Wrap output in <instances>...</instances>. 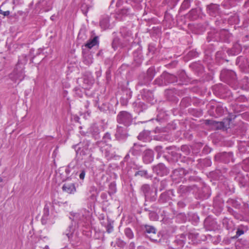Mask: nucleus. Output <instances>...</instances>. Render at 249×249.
Returning <instances> with one entry per match:
<instances>
[{"label":"nucleus","mask_w":249,"mask_h":249,"mask_svg":"<svg viewBox=\"0 0 249 249\" xmlns=\"http://www.w3.org/2000/svg\"><path fill=\"white\" fill-rule=\"evenodd\" d=\"M220 78L234 89H236L237 88L238 83L236 73L234 71L229 70H223L220 73Z\"/></svg>","instance_id":"1"},{"label":"nucleus","mask_w":249,"mask_h":249,"mask_svg":"<svg viewBox=\"0 0 249 249\" xmlns=\"http://www.w3.org/2000/svg\"><path fill=\"white\" fill-rule=\"evenodd\" d=\"M116 120L119 124L128 126L132 124L133 118L132 115L129 112L122 111L117 115Z\"/></svg>","instance_id":"2"},{"label":"nucleus","mask_w":249,"mask_h":249,"mask_svg":"<svg viewBox=\"0 0 249 249\" xmlns=\"http://www.w3.org/2000/svg\"><path fill=\"white\" fill-rule=\"evenodd\" d=\"M213 102L209 105V114L210 116L217 118L223 115L224 112L223 107L219 104L212 105Z\"/></svg>","instance_id":"3"},{"label":"nucleus","mask_w":249,"mask_h":249,"mask_svg":"<svg viewBox=\"0 0 249 249\" xmlns=\"http://www.w3.org/2000/svg\"><path fill=\"white\" fill-rule=\"evenodd\" d=\"M188 172L183 168H179L172 171L171 177L174 182L179 183L184 180V177Z\"/></svg>","instance_id":"4"},{"label":"nucleus","mask_w":249,"mask_h":249,"mask_svg":"<svg viewBox=\"0 0 249 249\" xmlns=\"http://www.w3.org/2000/svg\"><path fill=\"white\" fill-rule=\"evenodd\" d=\"M153 173L157 175L163 177L169 173V169L162 163H159L152 167Z\"/></svg>","instance_id":"5"},{"label":"nucleus","mask_w":249,"mask_h":249,"mask_svg":"<svg viewBox=\"0 0 249 249\" xmlns=\"http://www.w3.org/2000/svg\"><path fill=\"white\" fill-rule=\"evenodd\" d=\"M27 62V59L26 55H22L19 56L18 64H17V71L18 69V66L21 65L22 66L19 67L20 70H19L18 73H17V79H18L20 81H21L24 78V65L26 64Z\"/></svg>","instance_id":"6"},{"label":"nucleus","mask_w":249,"mask_h":249,"mask_svg":"<svg viewBox=\"0 0 249 249\" xmlns=\"http://www.w3.org/2000/svg\"><path fill=\"white\" fill-rule=\"evenodd\" d=\"M120 34L124 39V43L123 45V47H126L133 42L132 33L127 28L123 27L121 28Z\"/></svg>","instance_id":"7"},{"label":"nucleus","mask_w":249,"mask_h":249,"mask_svg":"<svg viewBox=\"0 0 249 249\" xmlns=\"http://www.w3.org/2000/svg\"><path fill=\"white\" fill-rule=\"evenodd\" d=\"M141 191L144 196L146 200L154 201L156 200V197L155 196H152L153 191L149 184H143L141 187Z\"/></svg>","instance_id":"8"},{"label":"nucleus","mask_w":249,"mask_h":249,"mask_svg":"<svg viewBox=\"0 0 249 249\" xmlns=\"http://www.w3.org/2000/svg\"><path fill=\"white\" fill-rule=\"evenodd\" d=\"M174 196V192L172 190H168L161 193L158 199V202L159 204H165L169 203L170 205L171 204L172 197Z\"/></svg>","instance_id":"9"},{"label":"nucleus","mask_w":249,"mask_h":249,"mask_svg":"<svg viewBox=\"0 0 249 249\" xmlns=\"http://www.w3.org/2000/svg\"><path fill=\"white\" fill-rule=\"evenodd\" d=\"M215 160L216 161L225 163H229L230 161L233 162V153L225 152L218 153L215 156Z\"/></svg>","instance_id":"10"},{"label":"nucleus","mask_w":249,"mask_h":249,"mask_svg":"<svg viewBox=\"0 0 249 249\" xmlns=\"http://www.w3.org/2000/svg\"><path fill=\"white\" fill-rule=\"evenodd\" d=\"M116 139L119 141H124L128 137L127 130L122 126H117L115 134Z\"/></svg>","instance_id":"11"},{"label":"nucleus","mask_w":249,"mask_h":249,"mask_svg":"<svg viewBox=\"0 0 249 249\" xmlns=\"http://www.w3.org/2000/svg\"><path fill=\"white\" fill-rule=\"evenodd\" d=\"M139 97H141L143 100H145L151 104H154L155 100L151 91L147 89H143L140 92Z\"/></svg>","instance_id":"12"},{"label":"nucleus","mask_w":249,"mask_h":249,"mask_svg":"<svg viewBox=\"0 0 249 249\" xmlns=\"http://www.w3.org/2000/svg\"><path fill=\"white\" fill-rule=\"evenodd\" d=\"M187 241L186 235L181 234L176 236V238L173 242L175 246H177V249H179L183 247L185 243Z\"/></svg>","instance_id":"13"},{"label":"nucleus","mask_w":249,"mask_h":249,"mask_svg":"<svg viewBox=\"0 0 249 249\" xmlns=\"http://www.w3.org/2000/svg\"><path fill=\"white\" fill-rule=\"evenodd\" d=\"M62 190L63 192L68 194H74L76 191L75 184L73 182H65L62 187Z\"/></svg>","instance_id":"14"},{"label":"nucleus","mask_w":249,"mask_h":249,"mask_svg":"<svg viewBox=\"0 0 249 249\" xmlns=\"http://www.w3.org/2000/svg\"><path fill=\"white\" fill-rule=\"evenodd\" d=\"M154 152L151 149H147L143 152L142 160L145 164L151 163L154 160Z\"/></svg>","instance_id":"15"},{"label":"nucleus","mask_w":249,"mask_h":249,"mask_svg":"<svg viewBox=\"0 0 249 249\" xmlns=\"http://www.w3.org/2000/svg\"><path fill=\"white\" fill-rule=\"evenodd\" d=\"M88 132L91 134L92 137L95 140L100 138L101 130L96 124H91L88 128Z\"/></svg>","instance_id":"16"},{"label":"nucleus","mask_w":249,"mask_h":249,"mask_svg":"<svg viewBox=\"0 0 249 249\" xmlns=\"http://www.w3.org/2000/svg\"><path fill=\"white\" fill-rule=\"evenodd\" d=\"M202 12L200 8H194L191 10L187 14V17L191 20H195L197 19Z\"/></svg>","instance_id":"17"},{"label":"nucleus","mask_w":249,"mask_h":249,"mask_svg":"<svg viewBox=\"0 0 249 249\" xmlns=\"http://www.w3.org/2000/svg\"><path fill=\"white\" fill-rule=\"evenodd\" d=\"M161 78L164 79V83L165 84L167 83H173L178 82V78L176 76L167 72L163 73L161 75Z\"/></svg>","instance_id":"18"},{"label":"nucleus","mask_w":249,"mask_h":249,"mask_svg":"<svg viewBox=\"0 0 249 249\" xmlns=\"http://www.w3.org/2000/svg\"><path fill=\"white\" fill-rule=\"evenodd\" d=\"M143 146L142 145L134 143L133 146L130 148L129 153L134 157L140 156L142 152Z\"/></svg>","instance_id":"19"},{"label":"nucleus","mask_w":249,"mask_h":249,"mask_svg":"<svg viewBox=\"0 0 249 249\" xmlns=\"http://www.w3.org/2000/svg\"><path fill=\"white\" fill-rule=\"evenodd\" d=\"M143 230L144 231V234L149 237L150 240H155L151 237L153 234H155L156 233L157 230L154 226L145 225L144 226Z\"/></svg>","instance_id":"20"},{"label":"nucleus","mask_w":249,"mask_h":249,"mask_svg":"<svg viewBox=\"0 0 249 249\" xmlns=\"http://www.w3.org/2000/svg\"><path fill=\"white\" fill-rule=\"evenodd\" d=\"M208 13L212 16H216L219 12V6L216 4L212 3L207 6Z\"/></svg>","instance_id":"21"},{"label":"nucleus","mask_w":249,"mask_h":249,"mask_svg":"<svg viewBox=\"0 0 249 249\" xmlns=\"http://www.w3.org/2000/svg\"><path fill=\"white\" fill-rule=\"evenodd\" d=\"M197 189V185L194 184L191 186L180 185L178 189V192L181 194H185L191 190Z\"/></svg>","instance_id":"22"},{"label":"nucleus","mask_w":249,"mask_h":249,"mask_svg":"<svg viewBox=\"0 0 249 249\" xmlns=\"http://www.w3.org/2000/svg\"><path fill=\"white\" fill-rule=\"evenodd\" d=\"M242 51L241 45L236 43L233 45L232 48L227 51L229 54L235 55L239 54Z\"/></svg>","instance_id":"23"},{"label":"nucleus","mask_w":249,"mask_h":249,"mask_svg":"<svg viewBox=\"0 0 249 249\" xmlns=\"http://www.w3.org/2000/svg\"><path fill=\"white\" fill-rule=\"evenodd\" d=\"M100 25L104 30L108 28L110 26L109 17L108 16H103L100 20Z\"/></svg>","instance_id":"24"},{"label":"nucleus","mask_w":249,"mask_h":249,"mask_svg":"<svg viewBox=\"0 0 249 249\" xmlns=\"http://www.w3.org/2000/svg\"><path fill=\"white\" fill-rule=\"evenodd\" d=\"M130 13V9L128 8L124 7L118 11H116V18L119 19H122L123 16H125Z\"/></svg>","instance_id":"25"},{"label":"nucleus","mask_w":249,"mask_h":249,"mask_svg":"<svg viewBox=\"0 0 249 249\" xmlns=\"http://www.w3.org/2000/svg\"><path fill=\"white\" fill-rule=\"evenodd\" d=\"M49 216V207L47 204L44 206L43 214L41 218V222L43 224H46Z\"/></svg>","instance_id":"26"},{"label":"nucleus","mask_w":249,"mask_h":249,"mask_svg":"<svg viewBox=\"0 0 249 249\" xmlns=\"http://www.w3.org/2000/svg\"><path fill=\"white\" fill-rule=\"evenodd\" d=\"M134 60L137 63H141L142 60V55L141 49H138L133 52Z\"/></svg>","instance_id":"27"},{"label":"nucleus","mask_w":249,"mask_h":249,"mask_svg":"<svg viewBox=\"0 0 249 249\" xmlns=\"http://www.w3.org/2000/svg\"><path fill=\"white\" fill-rule=\"evenodd\" d=\"M139 98L134 103V105L137 107V111L139 112H142L147 108V106L142 102L140 101Z\"/></svg>","instance_id":"28"},{"label":"nucleus","mask_w":249,"mask_h":249,"mask_svg":"<svg viewBox=\"0 0 249 249\" xmlns=\"http://www.w3.org/2000/svg\"><path fill=\"white\" fill-rule=\"evenodd\" d=\"M187 241L189 244H194L198 237V233L197 232H190L187 234Z\"/></svg>","instance_id":"29"},{"label":"nucleus","mask_w":249,"mask_h":249,"mask_svg":"<svg viewBox=\"0 0 249 249\" xmlns=\"http://www.w3.org/2000/svg\"><path fill=\"white\" fill-rule=\"evenodd\" d=\"M150 134L149 131L144 130L139 134L137 138L140 141L146 142L149 139Z\"/></svg>","instance_id":"30"},{"label":"nucleus","mask_w":249,"mask_h":249,"mask_svg":"<svg viewBox=\"0 0 249 249\" xmlns=\"http://www.w3.org/2000/svg\"><path fill=\"white\" fill-rule=\"evenodd\" d=\"M135 176H140L147 179L151 178L152 177V176L149 175L148 171L145 170H139L136 172L135 173Z\"/></svg>","instance_id":"31"},{"label":"nucleus","mask_w":249,"mask_h":249,"mask_svg":"<svg viewBox=\"0 0 249 249\" xmlns=\"http://www.w3.org/2000/svg\"><path fill=\"white\" fill-rule=\"evenodd\" d=\"M147 77V82H150L154 78L155 74V70L153 68H149L146 73H144Z\"/></svg>","instance_id":"32"},{"label":"nucleus","mask_w":249,"mask_h":249,"mask_svg":"<svg viewBox=\"0 0 249 249\" xmlns=\"http://www.w3.org/2000/svg\"><path fill=\"white\" fill-rule=\"evenodd\" d=\"M193 0H184L181 3V5L179 9V12H181L182 11L186 10L190 8L191 3Z\"/></svg>","instance_id":"33"},{"label":"nucleus","mask_w":249,"mask_h":249,"mask_svg":"<svg viewBox=\"0 0 249 249\" xmlns=\"http://www.w3.org/2000/svg\"><path fill=\"white\" fill-rule=\"evenodd\" d=\"M98 43V36H95L92 39L89 40L85 44V46L89 49H91L92 47L97 45Z\"/></svg>","instance_id":"34"},{"label":"nucleus","mask_w":249,"mask_h":249,"mask_svg":"<svg viewBox=\"0 0 249 249\" xmlns=\"http://www.w3.org/2000/svg\"><path fill=\"white\" fill-rule=\"evenodd\" d=\"M74 217L76 220H78V223L82 224V223H86L87 222V217L84 214L80 213H75Z\"/></svg>","instance_id":"35"},{"label":"nucleus","mask_w":249,"mask_h":249,"mask_svg":"<svg viewBox=\"0 0 249 249\" xmlns=\"http://www.w3.org/2000/svg\"><path fill=\"white\" fill-rule=\"evenodd\" d=\"M147 77L145 74H142L140 76L139 82L138 84V86H143L146 85L150 83V82H147Z\"/></svg>","instance_id":"36"},{"label":"nucleus","mask_w":249,"mask_h":249,"mask_svg":"<svg viewBox=\"0 0 249 249\" xmlns=\"http://www.w3.org/2000/svg\"><path fill=\"white\" fill-rule=\"evenodd\" d=\"M92 56L90 54H85L84 55V63L87 65H89L92 63Z\"/></svg>","instance_id":"37"},{"label":"nucleus","mask_w":249,"mask_h":249,"mask_svg":"<svg viewBox=\"0 0 249 249\" xmlns=\"http://www.w3.org/2000/svg\"><path fill=\"white\" fill-rule=\"evenodd\" d=\"M191 99L189 97H185L183 98L180 102V105L184 107H188L191 105Z\"/></svg>","instance_id":"38"},{"label":"nucleus","mask_w":249,"mask_h":249,"mask_svg":"<svg viewBox=\"0 0 249 249\" xmlns=\"http://www.w3.org/2000/svg\"><path fill=\"white\" fill-rule=\"evenodd\" d=\"M116 192V184L114 182H111L109 185L108 193L110 196L114 194Z\"/></svg>","instance_id":"39"},{"label":"nucleus","mask_w":249,"mask_h":249,"mask_svg":"<svg viewBox=\"0 0 249 249\" xmlns=\"http://www.w3.org/2000/svg\"><path fill=\"white\" fill-rule=\"evenodd\" d=\"M124 234L125 236L129 238V239H131L134 237V233L132 231V230L129 228H126L124 229Z\"/></svg>","instance_id":"40"},{"label":"nucleus","mask_w":249,"mask_h":249,"mask_svg":"<svg viewBox=\"0 0 249 249\" xmlns=\"http://www.w3.org/2000/svg\"><path fill=\"white\" fill-rule=\"evenodd\" d=\"M178 80L179 79L181 82L185 81L186 79V73L184 71H181L178 74Z\"/></svg>","instance_id":"41"},{"label":"nucleus","mask_w":249,"mask_h":249,"mask_svg":"<svg viewBox=\"0 0 249 249\" xmlns=\"http://www.w3.org/2000/svg\"><path fill=\"white\" fill-rule=\"evenodd\" d=\"M228 202L235 208H238L240 206V204L237 200L233 199H229Z\"/></svg>","instance_id":"42"},{"label":"nucleus","mask_w":249,"mask_h":249,"mask_svg":"<svg viewBox=\"0 0 249 249\" xmlns=\"http://www.w3.org/2000/svg\"><path fill=\"white\" fill-rule=\"evenodd\" d=\"M124 93L126 94V97H124L126 99L125 103H122L123 105H126L128 103V100L130 99L132 96L131 92L128 89H126L124 91Z\"/></svg>","instance_id":"43"},{"label":"nucleus","mask_w":249,"mask_h":249,"mask_svg":"<svg viewBox=\"0 0 249 249\" xmlns=\"http://www.w3.org/2000/svg\"><path fill=\"white\" fill-rule=\"evenodd\" d=\"M249 78L247 77H245L242 80V84L243 87L246 89H249V82L248 81Z\"/></svg>","instance_id":"44"},{"label":"nucleus","mask_w":249,"mask_h":249,"mask_svg":"<svg viewBox=\"0 0 249 249\" xmlns=\"http://www.w3.org/2000/svg\"><path fill=\"white\" fill-rule=\"evenodd\" d=\"M114 3H115V6L117 7H119L123 4V0H116V1L115 0H112L110 5V7H113V4Z\"/></svg>","instance_id":"45"},{"label":"nucleus","mask_w":249,"mask_h":249,"mask_svg":"<svg viewBox=\"0 0 249 249\" xmlns=\"http://www.w3.org/2000/svg\"><path fill=\"white\" fill-rule=\"evenodd\" d=\"M187 55L189 58H193L198 56V53L196 51L192 50L188 53Z\"/></svg>","instance_id":"46"},{"label":"nucleus","mask_w":249,"mask_h":249,"mask_svg":"<svg viewBox=\"0 0 249 249\" xmlns=\"http://www.w3.org/2000/svg\"><path fill=\"white\" fill-rule=\"evenodd\" d=\"M75 95L77 97L81 98L83 95V92L82 90L78 88H75L74 89Z\"/></svg>","instance_id":"47"},{"label":"nucleus","mask_w":249,"mask_h":249,"mask_svg":"<svg viewBox=\"0 0 249 249\" xmlns=\"http://www.w3.org/2000/svg\"><path fill=\"white\" fill-rule=\"evenodd\" d=\"M167 186V182L166 180H162L160 181L159 186V190L160 191L164 189Z\"/></svg>","instance_id":"48"},{"label":"nucleus","mask_w":249,"mask_h":249,"mask_svg":"<svg viewBox=\"0 0 249 249\" xmlns=\"http://www.w3.org/2000/svg\"><path fill=\"white\" fill-rule=\"evenodd\" d=\"M149 216L150 219L152 220H155L158 218L157 214L155 212L152 211H149Z\"/></svg>","instance_id":"49"},{"label":"nucleus","mask_w":249,"mask_h":249,"mask_svg":"<svg viewBox=\"0 0 249 249\" xmlns=\"http://www.w3.org/2000/svg\"><path fill=\"white\" fill-rule=\"evenodd\" d=\"M224 123L222 122H216L215 124L214 127V129H220L224 127Z\"/></svg>","instance_id":"50"},{"label":"nucleus","mask_w":249,"mask_h":249,"mask_svg":"<svg viewBox=\"0 0 249 249\" xmlns=\"http://www.w3.org/2000/svg\"><path fill=\"white\" fill-rule=\"evenodd\" d=\"M216 121L213 120L208 119V120H205V124L206 125L211 126L213 127V128H214V125L216 123Z\"/></svg>","instance_id":"51"},{"label":"nucleus","mask_w":249,"mask_h":249,"mask_svg":"<svg viewBox=\"0 0 249 249\" xmlns=\"http://www.w3.org/2000/svg\"><path fill=\"white\" fill-rule=\"evenodd\" d=\"M181 150L186 155H188L190 152L189 147L186 145L181 146Z\"/></svg>","instance_id":"52"},{"label":"nucleus","mask_w":249,"mask_h":249,"mask_svg":"<svg viewBox=\"0 0 249 249\" xmlns=\"http://www.w3.org/2000/svg\"><path fill=\"white\" fill-rule=\"evenodd\" d=\"M88 146V145L87 146ZM88 150V147L85 148V149H81V147H78L77 150H76L77 154L79 153L80 155H86V151Z\"/></svg>","instance_id":"53"},{"label":"nucleus","mask_w":249,"mask_h":249,"mask_svg":"<svg viewBox=\"0 0 249 249\" xmlns=\"http://www.w3.org/2000/svg\"><path fill=\"white\" fill-rule=\"evenodd\" d=\"M244 232H245V231L244 230L238 228L237 230L235 235L234 236H233L232 237V238H233V239L237 238L239 236L243 234L244 233Z\"/></svg>","instance_id":"54"},{"label":"nucleus","mask_w":249,"mask_h":249,"mask_svg":"<svg viewBox=\"0 0 249 249\" xmlns=\"http://www.w3.org/2000/svg\"><path fill=\"white\" fill-rule=\"evenodd\" d=\"M103 139L105 142H108V141L111 140L110 134L108 132L106 133L103 137Z\"/></svg>","instance_id":"55"},{"label":"nucleus","mask_w":249,"mask_h":249,"mask_svg":"<svg viewBox=\"0 0 249 249\" xmlns=\"http://www.w3.org/2000/svg\"><path fill=\"white\" fill-rule=\"evenodd\" d=\"M3 7V5H1L0 6V14L2 15L4 17L8 16L10 13V12L9 10L6 11H3L1 8Z\"/></svg>","instance_id":"56"},{"label":"nucleus","mask_w":249,"mask_h":249,"mask_svg":"<svg viewBox=\"0 0 249 249\" xmlns=\"http://www.w3.org/2000/svg\"><path fill=\"white\" fill-rule=\"evenodd\" d=\"M239 183L241 187H245L247 185V181L243 178H239Z\"/></svg>","instance_id":"57"},{"label":"nucleus","mask_w":249,"mask_h":249,"mask_svg":"<svg viewBox=\"0 0 249 249\" xmlns=\"http://www.w3.org/2000/svg\"><path fill=\"white\" fill-rule=\"evenodd\" d=\"M86 175V171L85 169L80 170V174L79 177L80 179L84 180Z\"/></svg>","instance_id":"58"},{"label":"nucleus","mask_w":249,"mask_h":249,"mask_svg":"<svg viewBox=\"0 0 249 249\" xmlns=\"http://www.w3.org/2000/svg\"><path fill=\"white\" fill-rule=\"evenodd\" d=\"M9 78L13 81L14 84L16 81V72L15 71L12 72L9 75Z\"/></svg>","instance_id":"59"},{"label":"nucleus","mask_w":249,"mask_h":249,"mask_svg":"<svg viewBox=\"0 0 249 249\" xmlns=\"http://www.w3.org/2000/svg\"><path fill=\"white\" fill-rule=\"evenodd\" d=\"M228 211L230 213H232V214L233 215H234L235 217L237 219L240 218V215L237 213H236L235 212H234L231 208H229Z\"/></svg>","instance_id":"60"},{"label":"nucleus","mask_w":249,"mask_h":249,"mask_svg":"<svg viewBox=\"0 0 249 249\" xmlns=\"http://www.w3.org/2000/svg\"><path fill=\"white\" fill-rule=\"evenodd\" d=\"M113 230V227L111 223H108L107 226V231L108 233L111 232Z\"/></svg>","instance_id":"61"},{"label":"nucleus","mask_w":249,"mask_h":249,"mask_svg":"<svg viewBox=\"0 0 249 249\" xmlns=\"http://www.w3.org/2000/svg\"><path fill=\"white\" fill-rule=\"evenodd\" d=\"M177 205L179 208H183L186 206V203L184 201H179L177 203Z\"/></svg>","instance_id":"62"},{"label":"nucleus","mask_w":249,"mask_h":249,"mask_svg":"<svg viewBox=\"0 0 249 249\" xmlns=\"http://www.w3.org/2000/svg\"><path fill=\"white\" fill-rule=\"evenodd\" d=\"M89 192L90 193H94V192H97V188H96V187L95 186H94V185L90 186V187L89 188Z\"/></svg>","instance_id":"63"},{"label":"nucleus","mask_w":249,"mask_h":249,"mask_svg":"<svg viewBox=\"0 0 249 249\" xmlns=\"http://www.w3.org/2000/svg\"><path fill=\"white\" fill-rule=\"evenodd\" d=\"M101 198L104 200L107 201V196L106 193H102L101 194Z\"/></svg>","instance_id":"64"}]
</instances>
